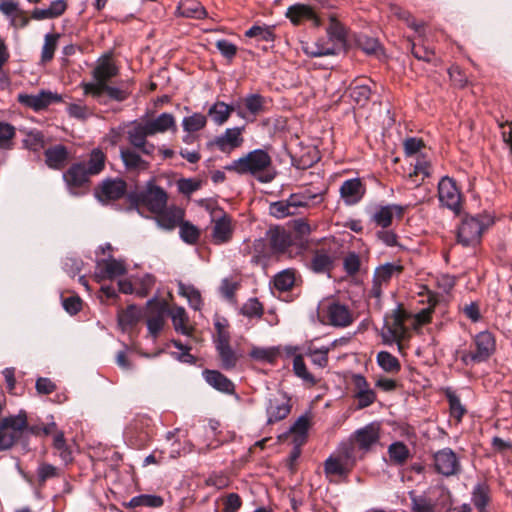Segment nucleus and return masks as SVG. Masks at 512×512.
Here are the masks:
<instances>
[{
  "mask_svg": "<svg viewBox=\"0 0 512 512\" xmlns=\"http://www.w3.org/2000/svg\"><path fill=\"white\" fill-rule=\"evenodd\" d=\"M225 169L239 175L250 174L261 183H270L276 176L270 155L262 149H255L233 160Z\"/></svg>",
  "mask_w": 512,
  "mask_h": 512,
  "instance_id": "1",
  "label": "nucleus"
},
{
  "mask_svg": "<svg viewBox=\"0 0 512 512\" xmlns=\"http://www.w3.org/2000/svg\"><path fill=\"white\" fill-rule=\"evenodd\" d=\"M27 428V416L24 411L2 419L0 423V451L10 449Z\"/></svg>",
  "mask_w": 512,
  "mask_h": 512,
  "instance_id": "2",
  "label": "nucleus"
},
{
  "mask_svg": "<svg viewBox=\"0 0 512 512\" xmlns=\"http://www.w3.org/2000/svg\"><path fill=\"white\" fill-rule=\"evenodd\" d=\"M475 350L473 352L464 351L461 353V361L469 366L474 363L485 362L495 351V338L489 331H481L473 338Z\"/></svg>",
  "mask_w": 512,
  "mask_h": 512,
  "instance_id": "3",
  "label": "nucleus"
},
{
  "mask_svg": "<svg viewBox=\"0 0 512 512\" xmlns=\"http://www.w3.org/2000/svg\"><path fill=\"white\" fill-rule=\"evenodd\" d=\"M118 74V69L110 58H104L99 61L93 69V81L83 82L81 85L84 94L91 96H99L101 87L107 85V82Z\"/></svg>",
  "mask_w": 512,
  "mask_h": 512,
  "instance_id": "4",
  "label": "nucleus"
},
{
  "mask_svg": "<svg viewBox=\"0 0 512 512\" xmlns=\"http://www.w3.org/2000/svg\"><path fill=\"white\" fill-rule=\"evenodd\" d=\"M91 175L86 170L85 162L72 164L69 169L63 173V180L70 192L74 196L85 193L89 178Z\"/></svg>",
  "mask_w": 512,
  "mask_h": 512,
  "instance_id": "5",
  "label": "nucleus"
},
{
  "mask_svg": "<svg viewBox=\"0 0 512 512\" xmlns=\"http://www.w3.org/2000/svg\"><path fill=\"white\" fill-rule=\"evenodd\" d=\"M147 129L144 121H133L127 130V139L142 154L151 156L155 152V145L147 141V137L151 136Z\"/></svg>",
  "mask_w": 512,
  "mask_h": 512,
  "instance_id": "6",
  "label": "nucleus"
},
{
  "mask_svg": "<svg viewBox=\"0 0 512 512\" xmlns=\"http://www.w3.org/2000/svg\"><path fill=\"white\" fill-rule=\"evenodd\" d=\"M291 411V399L282 392L278 391L272 394L266 406L267 423L272 424L283 420L288 416Z\"/></svg>",
  "mask_w": 512,
  "mask_h": 512,
  "instance_id": "7",
  "label": "nucleus"
},
{
  "mask_svg": "<svg viewBox=\"0 0 512 512\" xmlns=\"http://www.w3.org/2000/svg\"><path fill=\"white\" fill-rule=\"evenodd\" d=\"M138 201L153 213H160L167 205V194L159 186L148 182L146 188L138 194Z\"/></svg>",
  "mask_w": 512,
  "mask_h": 512,
  "instance_id": "8",
  "label": "nucleus"
},
{
  "mask_svg": "<svg viewBox=\"0 0 512 512\" xmlns=\"http://www.w3.org/2000/svg\"><path fill=\"white\" fill-rule=\"evenodd\" d=\"M484 224L478 217H465L457 232V239L463 246H472L480 241Z\"/></svg>",
  "mask_w": 512,
  "mask_h": 512,
  "instance_id": "9",
  "label": "nucleus"
},
{
  "mask_svg": "<svg viewBox=\"0 0 512 512\" xmlns=\"http://www.w3.org/2000/svg\"><path fill=\"white\" fill-rule=\"evenodd\" d=\"M438 196L441 204L448 209L459 212L461 195L456 183L449 177H443L438 184Z\"/></svg>",
  "mask_w": 512,
  "mask_h": 512,
  "instance_id": "10",
  "label": "nucleus"
},
{
  "mask_svg": "<svg viewBox=\"0 0 512 512\" xmlns=\"http://www.w3.org/2000/svg\"><path fill=\"white\" fill-rule=\"evenodd\" d=\"M434 466L438 473L444 476H452L460 470L457 455L450 448H444L434 454Z\"/></svg>",
  "mask_w": 512,
  "mask_h": 512,
  "instance_id": "11",
  "label": "nucleus"
},
{
  "mask_svg": "<svg viewBox=\"0 0 512 512\" xmlns=\"http://www.w3.org/2000/svg\"><path fill=\"white\" fill-rule=\"evenodd\" d=\"M327 323L334 327H348L354 321L352 311L339 302H331L325 309Z\"/></svg>",
  "mask_w": 512,
  "mask_h": 512,
  "instance_id": "12",
  "label": "nucleus"
},
{
  "mask_svg": "<svg viewBox=\"0 0 512 512\" xmlns=\"http://www.w3.org/2000/svg\"><path fill=\"white\" fill-rule=\"evenodd\" d=\"M350 438L357 445L359 451L366 453L379 440V425L370 423L356 430Z\"/></svg>",
  "mask_w": 512,
  "mask_h": 512,
  "instance_id": "13",
  "label": "nucleus"
},
{
  "mask_svg": "<svg viewBox=\"0 0 512 512\" xmlns=\"http://www.w3.org/2000/svg\"><path fill=\"white\" fill-rule=\"evenodd\" d=\"M61 96L51 91L42 90L38 94H20L18 100L23 105L30 107L36 111L46 108L53 102L61 101Z\"/></svg>",
  "mask_w": 512,
  "mask_h": 512,
  "instance_id": "14",
  "label": "nucleus"
},
{
  "mask_svg": "<svg viewBox=\"0 0 512 512\" xmlns=\"http://www.w3.org/2000/svg\"><path fill=\"white\" fill-rule=\"evenodd\" d=\"M126 273L124 261L109 256L97 261L96 276L100 279H114Z\"/></svg>",
  "mask_w": 512,
  "mask_h": 512,
  "instance_id": "15",
  "label": "nucleus"
},
{
  "mask_svg": "<svg viewBox=\"0 0 512 512\" xmlns=\"http://www.w3.org/2000/svg\"><path fill=\"white\" fill-rule=\"evenodd\" d=\"M243 127L227 128L225 132L216 138L215 144L221 152L229 153L243 143Z\"/></svg>",
  "mask_w": 512,
  "mask_h": 512,
  "instance_id": "16",
  "label": "nucleus"
},
{
  "mask_svg": "<svg viewBox=\"0 0 512 512\" xmlns=\"http://www.w3.org/2000/svg\"><path fill=\"white\" fill-rule=\"evenodd\" d=\"M406 333L402 317L394 313L386 322L382 328V338L386 343H392L399 341L404 337Z\"/></svg>",
  "mask_w": 512,
  "mask_h": 512,
  "instance_id": "17",
  "label": "nucleus"
},
{
  "mask_svg": "<svg viewBox=\"0 0 512 512\" xmlns=\"http://www.w3.org/2000/svg\"><path fill=\"white\" fill-rule=\"evenodd\" d=\"M403 267L398 263H385L375 269L373 293L380 296L381 285L387 283L393 276L399 275Z\"/></svg>",
  "mask_w": 512,
  "mask_h": 512,
  "instance_id": "18",
  "label": "nucleus"
},
{
  "mask_svg": "<svg viewBox=\"0 0 512 512\" xmlns=\"http://www.w3.org/2000/svg\"><path fill=\"white\" fill-rule=\"evenodd\" d=\"M365 193V188L359 178L348 179L340 187V195L347 205L358 203Z\"/></svg>",
  "mask_w": 512,
  "mask_h": 512,
  "instance_id": "19",
  "label": "nucleus"
},
{
  "mask_svg": "<svg viewBox=\"0 0 512 512\" xmlns=\"http://www.w3.org/2000/svg\"><path fill=\"white\" fill-rule=\"evenodd\" d=\"M352 383L355 389V397L358 399V407L365 408L371 405L375 400V393L369 387L364 376L361 374H354L352 376Z\"/></svg>",
  "mask_w": 512,
  "mask_h": 512,
  "instance_id": "20",
  "label": "nucleus"
},
{
  "mask_svg": "<svg viewBox=\"0 0 512 512\" xmlns=\"http://www.w3.org/2000/svg\"><path fill=\"white\" fill-rule=\"evenodd\" d=\"M144 122L151 136L158 133H165L168 130H172L173 132L177 130L175 118L171 113L164 112L157 118L145 120Z\"/></svg>",
  "mask_w": 512,
  "mask_h": 512,
  "instance_id": "21",
  "label": "nucleus"
},
{
  "mask_svg": "<svg viewBox=\"0 0 512 512\" xmlns=\"http://www.w3.org/2000/svg\"><path fill=\"white\" fill-rule=\"evenodd\" d=\"M237 110L238 115L240 117H245L242 113V109L239 105H228L225 102L217 101L215 102L208 110V115L211 117L212 121L217 125L224 124L231 113Z\"/></svg>",
  "mask_w": 512,
  "mask_h": 512,
  "instance_id": "22",
  "label": "nucleus"
},
{
  "mask_svg": "<svg viewBox=\"0 0 512 512\" xmlns=\"http://www.w3.org/2000/svg\"><path fill=\"white\" fill-rule=\"evenodd\" d=\"M302 50L309 57H322L337 54L339 48L329 39H321L313 43H302Z\"/></svg>",
  "mask_w": 512,
  "mask_h": 512,
  "instance_id": "23",
  "label": "nucleus"
},
{
  "mask_svg": "<svg viewBox=\"0 0 512 512\" xmlns=\"http://www.w3.org/2000/svg\"><path fill=\"white\" fill-rule=\"evenodd\" d=\"M203 377L214 389L227 394L234 393L235 385L233 382L219 371L205 370L203 371Z\"/></svg>",
  "mask_w": 512,
  "mask_h": 512,
  "instance_id": "24",
  "label": "nucleus"
},
{
  "mask_svg": "<svg viewBox=\"0 0 512 512\" xmlns=\"http://www.w3.org/2000/svg\"><path fill=\"white\" fill-rule=\"evenodd\" d=\"M45 162L51 169H62L69 157V152L64 145H55L45 150Z\"/></svg>",
  "mask_w": 512,
  "mask_h": 512,
  "instance_id": "25",
  "label": "nucleus"
},
{
  "mask_svg": "<svg viewBox=\"0 0 512 512\" xmlns=\"http://www.w3.org/2000/svg\"><path fill=\"white\" fill-rule=\"evenodd\" d=\"M232 224L231 218L224 214L214 221L212 239L215 244H224L231 239Z\"/></svg>",
  "mask_w": 512,
  "mask_h": 512,
  "instance_id": "26",
  "label": "nucleus"
},
{
  "mask_svg": "<svg viewBox=\"0 0 512 512\" xmlns=\"http://www.w3.org/2000/svg\"><path fill=\"white\" fill-rule=\"evenodd\" d=\"M120 157L125 166L129 171H142L146 170L149 163L145 161L137 151L132 148H121Z\"/></svg>",
  "mask_w": 512,
  "mask_h": 512,
  "instance_id": "27",
  "label": "nucleus"
},
{
  "mask_svg": "<svg viewBox=\"0 0 512 512\" xmlns=\"http://www.w3.org/2000/svg\"><path fill=\"white\" fill-rule=\"evenodd\" d=\"M404 207L397 204H391L380 207L373 215V221L382 228H387L391 225L393 215L402 216Z\"/></svg>",
  "mask_w": 512,
  "mask_h": 512,
  "instance_id": "28",
  "label": "nucleus"
},
{
  "mask_svg": "<svg viewBox=\"0 0 512 512\" xmlns=\"http://www.w3.org/2000/svg\"><path fill=\"white\" fill-rule=\"evenodd\" d=\"M178 15L185 18L203 19L207 16L204 6L197 0H181L177 6Z\"/></svg>",
  "mask_w": 512,
  "mask_h": 512,
  "instance_id": "29",
  "label": "nucleus"
},
{
  "mask_svg": "<svg viewBox=\"0 0 512 512\" xmlns=\"http://www.w3.org/2000/svg\"><path fill=\"white\" fill-rule=\"evenodd\" d=\"M126 192V183L122 179H107L101 186L102 196L107 200L121 198Z\"/></svg>",
  "mask_w": 512,
  "mask_h": 512,
  "instance_id": "30",
  "label": "nucleus"
},
{
  "mask_svg": "<svg viewBox=\"0 0 512 512\" xmlns=\"http://www.w3.org/2000/svg\"><path fill=\"white\" fill-rule=\"evenodd\" d=\"M309 425V418L306 415H302L290 427L289 433L292 435V441L297 447L305 443Z\"/></svg>",
  "mask_w": 512,
  "mask_h": 512,
  "instance_id": "31",
  "label": "nucleus"
},
{
  "mask_svg": "<svg viewBox=\"0 0 512 512\" xmlns=\"http://www.w3.org/2000/svg\"><path fill=\"white\" fill-rule=\"evenodd\" d=\"M352 467L337 456H329L324 463V471L327 476H346Z\"/></svg>",
  "mask_w": 512,
  "mask_h": 512,
  "instance_id": "32",
  "label": "nucleus"
},
{
  "mask_svg": "<svg viewBox=\"0 0 512 512\" xmlns=\"http://www.w3.org/2000/svg\"><path fill=\"white\" fill-rule=\"evenodd\" d=\"M155 221L157 225L164 230H173L182 220V211L180 209H171L156 213Z\"/></svg>",
  "mask_w": 512,
  "mask_h": 512,
  "instance_id": "33",
  "label": "nucleus"
},
{
  "mask_svg": "<svg viewBox=\"0 0 512 512\" xmlns=\"http://www.w3.org/2000/svg\"><path fill=\"white\" fill-rule=\"evenodd\" d=\"M286 16L293 24H299L305 19L314 20L316 24H318V19L316 18L312 8L304 4H295L290 6L287 9Z\"/></svg>",
  "mask_w": 512,
  "mask_h": 512,
  "instance_id": "34",
  "label": "nucleus"
},
{
  "mask_svg": "<svg viewBox=\"0 0 512 512\" xmlns=\"http://www.w3.org/2000/svg\"><path fill=\"white\" fill-rule=\"evenodd\" d=\"M329 352L330 347H316L312 342L305 347V355L310 357L311 362L319 368H325L328 365Z\"/></svg>",
  "mask_w": 512,
  "mask_h": 512,
  "instance_id": "35",
  "label": "nucleus"
},
{
  "mask_svg": "<svg viewBox=\"0 0 512 512\" xmlns=\"http://www.w3.org/2000/svg\"><path fill=\"white\" fill-rule=\"evenodd\" d=\"M471 501L479 512H487L490 501V491L486 484L478 483L472 491Z\"/></svg>",
  "mask_w": 512,
  "mask_h": 512,
  "instance_id": "36",
  "label": "nucleus"
},
{
  "mask_svg": "<svg viewBox=\"0 0 512 512\" xmlns=\"http://www.w3.org/2000/svg\"><path fill=\"white\" fill-rule=\"evenodd\" d=\"M99 96H92L99 103H106V97L115 101H124L128 98L130 92L125 87H114L108 84L101 87Z\"/></svg>",
  "mask_w": 512,
  "mask_h": 512,
  "instance_id": "37",
  "label": "nucleus"
},
{
  "mask_svg": "<svg viewBox=\"0 0 512 512\" xmlns=\"http://www.w3.org/2000/svg\"><path fill=\"white\" fill-rule=\"evenodd\" d=\"M333 266L332 257L324 250H317L311 259L310 269L315 273H325Z\"/></svg>",
  "mask_w": 512,
  "mask_h": 512,
  "instance_id": "38",
  "label": "nucleus"
},
{
  "mask_svg": "<svg viewBox=\"0 0 512 512\" xmlns=\"http://www.w3.org/2000/svg\"><path fill=\"white\" fill-rule=\"evenodd\" d=\"M291 243V236L284 229L277 228L270 232V244L275 252H285Z\"/></svg>",
  "mask_w": 512,
  "mask_h": 512,
  "instance_id": "39",
  "label": "nucleus"
},
{
  "mask_svg": "<svg viewBox=\"0 0 512 512\" xmlns=\"http://www.w3.org/2000/svg\"><path fill=\"white\" fill-rule=\"evenodd\" d=\"M170 316L172 319V323L174 326V329L183 334V335H190L192 329L188 326V316L183 307L177 306L174 307L170 311Z\"/></svg>",
  "mask_w": 512,
  "mask_h": 512,
  "instance_id": "40",
  "label": "nucleus"
},
{
  "mask_svg": "<svg viewBox=\"0 0 512 512\" xmlns=\"http://www.w3.org/2000/svg\"><path fill=\"white\" fill-rule=\"evenodd\" d=\"M106 156L104 152L95 148L91 151L88 161L85 163L87 172L91 175H98L105 167Z\"/></svg>",
  "mask_w": 512,
  "mask_h": 512,
  "instance_id": "41",
  "label": "nucleus"
},
{
  "mask_svg": "<svg viewBox=\"0 0 512 512\" xmlns=\"http://www.w3.org/2000/svg\"><path fill=\"white\" fill-rule=\"evenodd\" d=\"M142 311L136 305H129L126 310L122 311L118 315L119 325L126 329L138 323L141 319Z\"/></svg>",
  "mask_w": 512,
  "mask_h": 512,
  "instance_id": "42",
  "label": "nucleus"
},
{
  "mask_svg": "<svg viewBox=\"0 0 512 512\" xmlns=\"http://www.w3.org/2000/svg\"><path fill=\"white\" fill-rule=\"evenodd\" d=\"M178 292L181 296L187 299L191 308L194 310H200L202 299L200 292L195 287L179 282Z\"/></svg>",
  "mask_w": 512,
  "mask_h": 512,
  "instance_id": "43",
  "label": "nucleus"
},
{
  "mask_svg": "<svg viewBox=\"0 0 512 512\" xmlns=\"http://www.w3.org/2000/svg\"><path fill=\"white\" fill-rule=\"evenodd\" d=\"M293 371L298 378L310 386H314L318 382V380L308 371L302 355H296L294 357Z\"/></svg>",
  "mask_w": 512,
  "mask_h": 512,
  "instance_id": "44",
  "label": "nucleus"
},
{
  "mask_svg": "<svg viewBox=\"0 0 512 512\" xmlns=\"http://www.w3.org/2000/svg\"><path fill=\"white\" fill-rule=\"evenodd\" d=\"M388 454L393 463L402 465L409 458L410 451L403 442L396 441L388 447Z\"/></svg>",
  "mask_w": 512,
  "mask_h": 512,
  "instance_id": "45",
  "label": "nucleus"
},
{
  "mask_svg": "<svg viewBox=\"0 0 512 512\" xmlns=\"http://www.w3.org/2000/svg\"><path fill=\"white\" fill-rule=\"evenodd\" d=\"M163 503V498L158 495L142 494L131 498L128 502V507L136 508L139 506H147L158 508L161 507Z\"/></svg>",
  "mask_w": 512,
  "mask_h": 512,
  "instance_id": "46",
  "label": "nucleus"
},
{
  "mask_svg": "<svg viewBox=\"0 0 512 512\" xmlns=\"http://www.w3.org/2000/svg\"><path fill=\"white\" fill-rule=\"evenodd\" d=\"M432 174V165L430 159L425 154H419L415 157L413 170L409 173V177L422 176V179L430 177Z\"/></svg>",
  "mask_w": 512,
  "mask_h": 512,
  "instance_id": "47",
  "label": "nucleus"
},
{
  "mask_svg": "<svg viewBox=\"0 0 512 512\" xmlns=\"http://www.w3.org/2000/svg\"><path fill=\"white\" fill-rule=\"evenodd\" d=\"M327 35L330 42L335 43L336 47L340 48L345 42L344 27L334 18H330L329 26L327 27Z\"/></svg>",
  "mask_w": 512,
  "mask_h": 512,
  "instance_id": "48",
  "label": "nucleus"
},
{
  "mask_svg": "<svg viewBox=\"0 0 512 512\" xmlns=\"http://www.w3.org/2000/svg\"><path fill=\"white\" fill-rule=\"evenodd\" d=\"M357 450V445L350 438L339 446L337 455L353 468L358 460Z\"/></svg>",
  "mask_w": 512,
  "mask_h": 512,
  "instance_id": "49",
  "label": "nucleus"
},
{
  "mask_svg": "<svg viewBox=\"0 0 512 512\" xmlns=\"http://www.w3.org/2000/svg\"><path fill=\"white\" fill-rule=\"evenodd\" d=\"M295 282V273L292 269H285L274 276V287L279 291L290 290Z\"/></svg>",
  "mask_w": 512,
  "mask_h": 512,
  "instance_id": "50",
  "label": "nucleus"
},
{
  "mask_svg": "<svg viewBox=\"0 0 512 512\" xmlns=\"http://www.w3.org/2000/svg\"><path fill=\"white\" fill-rule=\"evenodd\" d=\"M206 116L201 113H193L190 116L184 117L182 120V127L185 132L193 133L200 131L206 126Z\"/></svg>",
  "mask_w": 512,
  "mask_h": 512,
  "instance_id": "51",
  "label": "nucleus"
},
{
  "mask_svg": "<svg viewBox=\"0 0 512 512\" xmlns=\"http://www.w3.org/2000/svg\"><path fill=\"white\" fill-rule=\"evenodd\" d=\"M60 35L57 33H47L44 37V44L41 51V61L49 62L54 56Z\"/></svg>",
  "mask_w": 512,
  "mask_h": 512,
  "instance_id": "52",
  "label": "nucleus"
},
{
  "mask_svg": "<svg viewBox=\"0 0 512 512\" xmlns=\"http://www.w3.org/2000/svg\"><path fill=\"white\" fill-rule=\"evenodd\" d=\"M15 134L16 129L13 125L7 122L0 121V149H12Z\"/></svg>",
  "mask_w": 512,
  "mask_h": 512,
  "instance_id": "53",
  "label": "nucleus"
},
{
  "mask_svg": "<svg viewBox=\"0 0 512 512\" xmlns=\"http://www.w3.org/2000/svg\"><path fill=\"white\" fill-rule=\"evenodd\" d=\"M317 197L316 194L311 193L308 190L303 192L294 193L289 196L287 199L292 210L297 211L300 207H308L313 199Z\"/></svg>",
  "mask_w": 512,
  "mask_h": 512,
  "instance_id": "54",
  "label": "nucleus"
},
{
  "mask_svg": "<svg viewBox=\"0 0 512 512\" xmlns=\"http://www.w3.org/2000/svg\"><path fill=\"white\" fill-rule=\"evenodd\" d=\"M377 363L386 372H397L400 369L398 359L386 351L377 354Z\"/></svg>",
  "mask_w": 512,
  "mask_h": 512,
  "instance_id": "55",
  "label": "nucleus"
},
{
  "mask_svg": "<svg viewBox=\"0 0 512 512\" xmlns=\"http://www.w3.org/2000/svg\"><path fill=\"white\" fill-rule=\"evenodd\" d=\"M244 106L252 116H257L264 110V98L260 94H250L244 99Z\"/></svg>",
  "mask_w": 512,
  "mask_h": 512,
  "instance_id": "56",
  "label": "nucleus"
},
{
  "mask_svg": "<svg viewBox=\"0 0 512 512\" xmlns=\"http://www.w3.org/2000/svg\"><path fill=\"white\" fill-rule=\"evenodd\" d=\"M53 446L64 463L67 464L72 461V452L67 446L62 432H59L54 436Z\"/></svg>",
  "mask_w": 512,
  "mask_h": 512,
  "instance_id": "57",
  "label": "nucleus"
},
{
  "mask_svg": "<svg viewBox=\"0 0 512 512\" xmlns=\"http://www.w3.org/2000/svg\"><path fill=\"white\" fill-rule=\"evenodd\" d=\"M371 95V89L368 85H356L350 88V96L353 101L360 105L364 106L369 100Z\"/></svg>",
  "mask_w": 512,
  "mask_h": 512,
  "instance_id": "58",
  "label": "nucleus"
},
{
  "mask_svg": "<svg viewBox=\"0 0 512 512\" xmlns=\"http://www.w3.org/2000/svg\"><path fill=\"white\" fill-rule=\"evenodd\" d=\"M59 475V468L48 463H42L37 468V478L40 485H43L48 479L56 478Z\"/></svg>",
  "mask_w": 512,
  "mask_h": 512,
  "instance_id": "59",
  "label": "nucleus"
},
{
  "mask_svg": "<svg viewBox=\"0 0 512 512\" xmlns=\"http://www.w3.org/2000/svg\"><path fill=\"white\" fill-rule=\"evenodd\" d=\"M220 356L222 367L224 369H232L236 366L237 356L232 350L231 346H224L216 348Z\"/></svg>",
  "mask_w": 512,
  "mask_h": 512,
  "instance_id": "60",
  "label": "nucleus"
},
{
  "mask_svg": "<svg viewBox=\"0 0 512 512\" xmlns=\"http://www.w3.org/2000/svg\"><path fill=\"white\" fill-rule=\"evenodd\" d=\"M155 284V278L151 274H145L135 281V294L140 297L148 295Z\"/></svg>",
  "mask_w": 512,
  "mask_h": 512,
  "instance_id": "61",
  "label": "nucleus"
},
{
  "mask_svg": "<svg viewBox=\"0 0 512 512\" xmlns=\"http://www.w3.org/2000/svg\"><path fill=\"white\" fill-rule=\"evenodd\" d=\"M179 233L181 239L188 244L196 243L200 235L199 229L189 222H184L180 225Z\"/></svg>",
  "mask_w": 512,
  "mask_h": 512,
  "instance_id": "62",
  "label": "nucleus"
},
{
  "mask_svg": "<svg viewBox=\"0 0 512 512\" xmlns=\"http://www.w3.org/2000/svg\"><path fill=\"white\" fill-rule=\"evenodd\" d=\"M413 512H435L434 506L425 496H416L410 492Z\"/></svg>",
  "mask_w": 512,
  "mask_h": 512,
  "instance_id": "63",
  "label": "nucleus"
},
{
  "mask_svg": "<svg viewBox=\"0 0 512 512\" xmlns=\"http://www.w3.org/2000/svg\"><path fill=\"white\" fill-rule=\"evenodd\" d=\"M447 398L449 401L451 416L460 421L466 412L465 407L461 404L459 397L455 393L448 392Z\"/></svg>",
  "mask_w": 512,
  "mask_h": 512,
  "instance_id": "64",
  "label": "nucleus"
}]
</instances>
